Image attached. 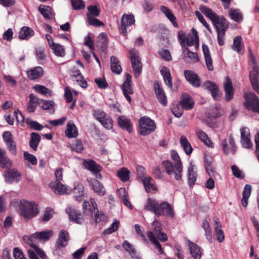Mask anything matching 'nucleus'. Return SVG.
<instances>
[{
  "label": "nucleus",
  "instance_id": "f257e3e1",
  "mask_svg": "<svg viewBox=\"0 0 259 259\" xmlns=\"http://www.w3.org/2000/svg\"><path fill=\"white\" fill-rule=\"evenodd\" d=\"M152 229L153 231H149L147 233V235L151 242V243L155 246V248L157 249L158 252L159 254L163 253V249L157 240L154 234H156L158 239L162 241L165 242L167 240L166 235L162 233L161 230V226L160 223L157 220H154L152 224Z\"/></svg>",
  "mask_w": 259,
  "mask_h": 259
},
{
  "label": "nucleus",
  "instance_id": "f03ea898",
  "mask_svg": "<svg viewBox=\"0 0 259 259\" xmlns=\"http://www.w3.org/2000/svg\"><path fill=\"white\" fill-rule=\"evenodd\" d=\"M199 10L204 15L212 22L217 32H226L228 28V22L224 17H220L211 9L204 6H201Z\"/></svg>",
  "mask_w": 259,
  "mask_h": 259
},
{
  "label": "nucleus",
  "instance_id": "7ed1b4c3",
  "mask_svg": "<svg viewBox=\"0 0 259 259\" xmlns=\"http://www.w3.org/2000/svg\"><path fill=\"white\" fill-rule=\"evenodd\" d=\"M171 157L175 161V164L169 161H165L163 162V165L169 175L174 176L176 180H180L182 178L183 171L182 162L178 153L175 150L171 151Z\"/></svg>",
  "mask_w": 259,
  "mask_h": 259
},
{
  "label": "nucleus",
  "instance_id": "20e7f679",
  "mask_svg": "<svg viewBox=\"0 0 259 259\" xmlns=\"http://www.w3.org/2000/svg\"><path fill=\"white\" fill-rule=\"evenodd\" d=\"M19 212L26 219H31L39 213L38 205L33 201L22 200L19 203Z\"/></svg>",
  "mask_w": 259,
  "mask_h": 259
},
{
  "label": "nucleus",
  "instance_id": "39448f33",
  "mask_svg": "<svg viewBox=\"0 0 259 259\" xmlns=\"http://www.w3.org/2000/svg\"><path fill=\"white\" fill-rule=\"evenodd\" d=\"M249 51V61L252 69L250 72V79L253 89L259 94V67L256 64V60L252 52Z\"/></svg>",
  "mask_w": 259,
  "mask_h": 259
},
{
  "label": "nucleus",
  "instance_id": "423d86ee",
  "mask_svg": "<svg viewBox=\"0 0 259 259\" xmlns=\"http://www.w3.org/2000/svg\"><path fill=\"white\" fill-rule=\"evenodd\" d=\"M93 115L94 118L106 129L111 130L113 127V121L112 119L103 110H94Z\"/></svg>",
  "mask_w": 259,
  "mask_h": 259
},
{
  "label": "nucleus",
  "instance_id": "0eeeda50",
  "mask_svg": "<svg viewBox=\"0 0 259 259\" xmlns=\"http://www.w3.org/2000/svg\"><path fill=\"white\" fill-rule=\"evenodd\" d=\"M139 133L141 135H149L156 129V124L153 120L147 116L141 117L139 120Z\"/></svg>",
  "mask_w": 259,
  "mask_h": 259
},
{
  "label": "nucleus",
  "instance_id": "6e6552de",
  "mask_svg": "<svg viewBox=\"0 0 259 259\" xmlns=\"http://www.w3.org/2000/svg\"><path fill=\"white\" fill-rule=\"evenodd\" d=\"M244 97L245 107L249 110L259 114V99L257 97L254 93L248 92L244 94Z\"/></svg>",
  "mask_w": 259,
  "mask_h": 259
},
{
  "label": "nucleus",
  "instance_id": "1a4fd4ad",
  "mask_svg": "<svg viewBox=\"0 0 259 259\" xmlns=\"http://www.w3.org/2000/svg\"><path fill=\"white\" fill-rule=\"evenodd\" d=\"M24 242L29 245L31 247L34 249L35 252L42 259H47V256L45 252L38 247L35 242L37 240L36 237H33V234L31 236L24 235L23 237Z\"/></svg>",
  "mask_w": 259,
  "mask_h": 259
},
{
  "label": "nucleus",
  "instance_id": "9d476101",
  "mask_svg": "<svg viewBox=\"0 0 259 259\" xmlns=\"http://www.w3.org/2000/svg\"><path fill=\"white\" fill-rule=\"evenodd\" d=\"M135 20L134 16L132 14H124L121 18V24L120 26V33L126 36L127 34V28L129 26L135 24Z\"/></svg>",
  "mask_w": 259,
  "mask_h": 259
},
{
  "label": "nucleus",
  "instance_id": "9b49d317",
  "mask_svg": "<svg viewBox=\"0 0 259 259\" xmlns=\"http://www.w3.org/2000/svg\"><path fill=\"white\" fill-rule=\"evenodd\" d=\"M82 210L84 215L93 216L98 210V205L94 198H91L89 201H85L82 204Z\"/></svg>",
  "mask_w": 259,
  "mask_h": 259
},
{
  "label": "nucleus",
  "instance_id": "f8f14e48",
  "mask_svg": "<svg viewBox=\"0 0 259 259\" xmlns=\"http://www.w3.org/2000/svg\"><path fill=\"white\" fill-rule=\"evenodd\" d=\"M6 183L8 184L17 183L21 180V175L15 169L6 170L4 174Z\"/></svg>",
  "mask_w": 259,
  "mask_h": 259
},
{
  "label": "nucleus",
  "instance_id": "ddd939ff",
  "mask_svg": "<svg viewBox=\"0 0 259 259\" xmlns=\"http://www.w3.org/2000/svg\"><path fill=\"white\" fill-rule=\"evenodd\" d=\"M131 82L132 76L130 74L126 73V79L121 86V88L123 95L129 103L131 102V98L130 95L134 93L133 89L131 87Z\"/></svg>",
  "mask_w": 259,
  "mask_h": 259
},
{
  "label": "nucleus",
  "instance_id": "4468645a",
  "mask_svg": "<svg viewBox=\"0 0 259 259\" xmlns=\"http://www.w3.org/2000/svg\"><path fill=\"white\" fill-rule=\"evenodd\" d=\"M130 59L135 72V75L136 77H138L141 71L142 65L139 60L138 54L134 50H130Z\"/></svg>",
  "mask_w": 259,
  "mask_h": 259
},
{
  "label": "nucleus",
  "instance_id": "2eb2a0df",
  "mask_svg": "<svg viewBox=\"0 0 259 259\" xmlns=\"http://www.w3.org/2000/svg\"><path fill=\"white\" fill-rule=\"evenodd\" d=\"M83 166L90 170L97 179H101V175L100 174L102 167L97 164L94 161L92 160H84L83 162Z\"/></svg>",
  "mask_w": 259,
  "mask_h": 259
},
{
  "label": "nucleus",
  "instance_id": "dca6fc26",
  "mask_svg": "<svg viewBox=\"0 0 259 259\" xmlns=\"http://www.w3.org/2000/svg\"><path fill=\"white\" fill-rule=\"evenodd\" d=\"M50 187L56 194H68L71 193L72 189L60 182H55L50 184Z\"/></svg>",
  "mask_w": 259,
  "mask_h": 259
},
{
  "label": "nucleus",
  "instance_id": "f3484780",
  "mask_svg": "<svg viewBox=\"0 0 259 259\" xmlns=\"http://www.w3.org/2000/svg\"><path fill=\"white\" fill-rule=\"evenodd\" d=\"M158 213L156 216L166 215L168 217H173L174 213L171 205L167 202H162L159 204L158 210Z\"/></svg>",
  "mask_w": 259,
  "mask_h": 259
},
{
  "label": "nucleus",
  "instance_id": "a211bd4d",
  "mask_svg": "<svg viewBox=\"0 0 259 259\" xmlns=\"http://www.w3.org/2000/svg\"><path fill=\"white\" fill-rule=\"evenodd\" d=\"M186 242L189 247L192 256L195 259H200L203 253L201 248L189 239H187Z\"/></svg>",
  "mask_w": 259,
  "mask_h": 259
},
{
  "label": "nucleus",
  "instance_id": "6ab92c4d",
  "mask_svg": "<svg viewBox=\"0 0 259 259\" xmlns=\"http://www.w3.org/2000/svg\"><path fill=\"white\" fill-rule=\"evenodd\" d=\"M248 128L245 127L241 130V143L242 146L247 149L251 148L253 144L250 140Z\"/></svg>",
  "mask_w": 259,
  "mask_h": 259
},
{
  "label": "nucleus",
  "instance_id": "aec40b11",
  "mask_svg": "<svg viewBox=\"0 0 259 259\" xmlns=\"http://www.w3.org/2000/svg\"><path fill=\"white\" fill-rule=\"evenodd\" d=\"M223 150L225 154L229 153L234 154L235 152L236 147L232 136H230L228 140L225 139L222 141Z\"/></svg>",
  "mask_w": 259,
  "mask_h": 259
},
{
  "label": "nucleus",
  "instance_id": "412c9836",
  "mask_svg": "<svg viewBox=\"0 0 259 259\" xmlns=\"http://www.w3.org/2000/svg\"><path fill=\"white\" fill-rule=\"evenodd\" d=\"M69 236L68 232L62 230L59 233L58 238L55 244L56 248L60 249L61 247H65L68 245Z\"/></svg>",
  "mask_w": 259,
  "mask_h": 259
},
{
  "label": "nucleus",
  "instance_id": "4be33fe9",
  "mask_svg": "<svg viewBox=\"0 0 259 259\" xmlns=\"http://www.w3.org/2000/svg\"><path fill=\"white\" fill-rule=\"evenodd\" d=\"M3 138L6 143L8 149L14 155L16 154V146L12 139L11 133L8 131H6L3 133Z\"/></svg>",
  "mask_w": 259,
  "mask_h": 259
},
{
  "label": "nucleus",
  "instance_id": "5701e85b",
  "mask_svg": "<svg viewBox=\"0 0 259 259\" xmlns=\"http://www.w3.org/2000/svg\"><path fill=\"white\" fill-rule=\"evenodd\" d=\"M154 88L157 100L162 105L166 106L167 104V102L163 89L160 87L158 82L154 83Z\"/></svg>",
  "mask_w": 259,
  "mask_h": 259
},
{
  "label": "nucleus",
  "instance_id": "b1692460",
  "mask_svg": "<svg viewBox=\"0 0 259 259\" xmlns=\"http://www.w3.org/2000/svg\"><path fill=\"white\" fill-rule=\"evenodd\" d=\"M184 75L187 80L193 87H199L200 80L196 73L191 70L184 71Z\"/></svg>",
  "mask_w": 259,
  "mask_h": 259
},
{
  "label": "nucleus",
  "instance_id": "393cba45",
  "mask_svg": "<svg viewBox=\"0 0 259 259\" xmlns=\"http://www.w3.org/2000/svg\"><path fill=\"white\" fill-rule=\"evenodd\" d=\"M159 203L155 199L149 198L146 200L144 208L147 210L153 212L156 215L158 213V210Z\"/></svg>",
  "mask_w": 259,
  "mask_h": 259
},
{
  "label": "nucleus",
  "instance_id": "a878e982",
  "mask_svg": "<svg viewBox=\"0 0 259 259\" xmlns=\"http://www.w3.org/2000/svg\"><path fill=\"white\" fill-rule=\"evenodd\" d=\"M203 87L210 92L211 96L214 99L219 100L220 98L219 90L214 82L206 81L204 83Z\"/></svg>",
  "mask_w": 259,
  "mask_h": 259
},
{
  "label": "nucleus",
  "instance_id": "bb28decb",
  "mask_svg": "<svg viewBox=\"0 0 259 259\" xmlns=\"http://www.w3.org/2000/svg\"><path fill=\"white\" fill-rule=\"evenodd\" d=\"M225 79L224 88L225 91V98L227 101H229L233 97V88L231 79L228 76L226 77Z\"/></svg>",
  "mask_w": 259,
  "mask_h": 259
},
{
  "label": "nucleus",
  "instance_id": "cd10ccee",
  "mask_svg": "<svg viewBox=\"0 0 259 259\" xmlns=\"http://www.w3.org/2000/svg\"><path fill=\"white\" fill-rule=\"evenodd\" d=\"M160 9L164 14L165 16L171 23L174 27L175 28L179 27V25L177 21V18L170 9L165 6H161Z\"/></svg>",
  "mask_w": 259,
  "mask_h": 259
},
{
  "label": "nucleus",
  "instance_id": "c85d7f7f",
  "mask_svg": "<svg viewBox=\"0 0 259 259\" xmlns=\"http://www.w3.org/2000/svg\"><path fill=\"white\" fill-rule=\"evenodd\" d=\"M117 123L118 126L122 130H125L128 132H131L132 130V125L131 120L127 117L124 116H120L117 118Z\"/></svg>",
  "mask_w": 259,
  "mask_h": 259
},
{
  "label": "nucleus",
  "instance_id": "c756f323",
  "mask_svg": "<svg viewBox=\"0 0 259 259\" xmlns=\"http://www.w3.org/2000/svg\"><path fill=\"white\" fill-rule=\"evenodd\" d=\"M202 48L207 68L209 71H212L213 70V66L209 49L207 46L204 44L202 45Z\"/></svg>",
  "mask_w": 259,
  "mask_h": 259
},
{
  "label": "nucleus",
  "instance_id": "7c9ffc66",
  "mask_svg": "<svg viewBox=\"0 0 259 259\" xmlns=\"http://www.w3.org/2000/svg\"><path fill=\"white\" fill-rule=\"evenodd\" d=\"M160 73L162 75L163 79L165 82V84L170 89H172V83L171 74L170 73L169 69L163 66L160 70Z\"/></svg>",
  "mask_w": 259,
  "mask_h": 259
},
{
  "label": "nucleus",
  "instance_id": "2f4dec72",
  "mask_svg": "<svg viewBox=\"0 0 259 259\" xmlns=\"http://www.w3.org/2000/svg\"><path fill=\"white\" fill-rule=\"evenodd\" d=\"M142 181L145 189L147 192L156 191V186L151 177L146 176L142 179Z\"/></svg>",
  "mask_w": 259,
  "mask_h": 259
},
{
  "label": "nucleus",
  "instance_id": "473e14b6",
  "mask_svg": "<svg viewBox=\"0 0 259 259\" xmlns=\"http://www.w3.org/2000/svg\"><path fill=\"white\" fill-rule=\"evenodd\" d=\"M65 135L69 138H75L78 135L76 125L72 122H69L66 125L65 131Z\"/></svg>",
  "mask_w": 259,
  "mask_h": 259
},
{
  "label": "nucleus",
  "instance_id": "72a5a7b5",
  "mask_svg": "<svg viewBox=\"0 0 259 259\" xmlns=\"http://www.w3.org/2000/svg\"><path fill=\"white\" fill-rule=\"evenodd\" d=\"M215 235L219 242H221L224 240V235L222 230V225L218 218H214L213 219Z\"/></svg>",
  "mask_w": 259,
  "mask_h": 259
},
{
  "label": "nucleus",
  "instance_id": "f704fd0d",
  "mask_svg": "<svg viewBox=\"0 0 259 259\" xmlns=\"http://www.w3.org/2000/svg\"><path fill=\"white\" fill-rule=\"evenodd\" d=\"M180 104L183 109L190 110L193 108L194 103L188 95L183 94L182 96Z\"/></svg>",
  "mask_w": 259,
  "mask_h": 259
},
{
  "label": "nucleus",
  "instance_id": "c9c22d12",
  "mask_svg": "<svg viewBox=\"0 0 259 259\" xmlns=\"http://www.w3.org/2000/svg\"><path fill=\"white\" fill-rule=\"evenodd\" d=\"M69 215V218L71 221L74 222L77 224H81L83 222L82 215L78 213L75 210L69 207L66 210Z\"/></svg>",
  "mask_w": 259,
  "mask_h": 259
},
{
  "label": "nucleus",
  "instance_id": "e433bc0d",
  "mask_svg": "<svg viewBox=\"0 0 259 259\" xmlns=\"http://www.w3.org/2000/svg\"><path fill=\"white\" fill-rule=\"evenodd\" d=\"M195 133L198 139L205 145L210 147H212V142L210 141L208 136L205 132L199 128H196L195 130Z\"/></svg>",
  "mask_w": 259,
  "mask_h": 259
},
{
  "label": "nucleus",
  "instance_id": "4c0bfd02",
  "mask_svg": "<svg viewBox=\"0 0 259 259\" xmlns=\"http://www.w3.org/2000/svg\"><path fill=\"white\" fill-rule=\"evenodd\" d=\"M44 73V70L41 67H36L27 71L28 78L30 79H35L40 77Z\"/></svg>",
  "mask_w": 259,
  "mask_h": 259
},
{
  "label": "nucleus",
  "instance_id": "58836bf2",
  "mask_svg": "<svg viewBox=\"0 0 259 259\" xmlns=\"http://www.w3.org/2000/svg\"><path fill=\"white\" fill-rule=\"evenodd\" d=\"M39 99L36 97L33 94L29 95V101L28 104L27 110L29 112H34L37 105L39 106Z\"/></svg>",
  "mask_w": 259,
  "mask_h": 259
},
{
  "label": "nucleus",
  "instance_id": "ea45409f",
  "mask_svg": "<svg viewBox=\"0 0 259 259\" xmlns=\"http://www.w3.org/2000/svg\"><path fill=\"white\" fill-rule=\"evenodd\" d=\"M53 235L52 230H45L33 234V237H36L37 240L45 241L48 240Z\"/></svg>",
  "mask_w": 259,
  "mask_h": 259
},
{
  "label": "nucleus",
  "instance_id": "a19ab883",
  "mask_svg": "<svg viewBox=\"0 0 259 259\" xmlns=\"http://www.w3.org/2000/svg\"><path fill=\"white\" fill-rule=\"evenodd\" d=\"M188 178L190 186L194 185L197 179V174L195 170V166L192 163L188 168Z\"/></svg>",
  "mask_w": 259,
  "mask_h": 259
},
{
  "label": "nucleus",
  "instance_id": "79ce46f5",
  "mask_svg": "<svg viewBox=\"0 0 259 259\" xmlns=\"http://www.w3.org/2000/svg\"><path fill=\"white\" fill-rule=\"evenodd\" d=\"M251 192V186L250 185L246 184L242 192V198L241 203L243 206L246 207L248 205V200L250 196Z\"/></svg>",
  "mask_w": 259,
  "mask_h": 259
},
{
  "label": "nucleus",
  "instance_id": "37998d69",
  "mask_svg": "<svg viewBox=\"0 0 259 259\" xmlns=\"http://www.w3.org/2000/svg\"><path fill=\"white\" fill-rule=\"evenodd\" d=\"M34 35L33 30L30 28L26 26L23 27L19 34V38L20 39H28Z\"/></svg>",
  "mask_w": 259,
  "mask_h": 259
},
{
  "label": "nucleus",
  "instance_id": "c03bdc74",
  "mask_svg": "<svg viewBox=\"0 0 259 259\" xmlns=\"http://www.w3.org/2000/svg\"><path fill=\"white\" fill-rule=\"evenodd\" d=\"M111 68L114 73L119 74L122 72V67L119 60L115 56H112L110 58Z\"/></svg>",
  "mask_w": 259,
  "mask_h": 259
},
{
  "label": "nucleus",
  "instance_id": "a18cd8bd",
  "mask_svg": "<svg viewBox=\"0 0 259 259\" xmlns=\"http://www.w3.org/2000/svg\"><path fill=\"white\" fill-rule=\"evenodd\" d=\"M180 142L185 153L188 155H190L192 152L193 149L187 138L184 136H182L180 138Z\"/></svg>",
  "mask_w": 259,
  "mask_h": 259
},
{
  "label": "nucleus",
  "instance_id": "49530a36",
  "mask_svg": "<svg viewBox=\"0 0 259 259\" xmlns=\"http://www.w3.org/2000/svg\"><path fill=\"white\" fill-rule=\"evenodd\" d=\"M54 105V102L51 101L40 100L39 102V107L44 110H48L52 114L55 112Z\"/></svg>",
  "mask_w": 259,
  "mask_h": 259
},
{
  "label": "nucleus",
  "instance_id": "de8ad7c7",
  "mask_svg": "<svg viewBox=\"0 0 259 259\" xmlns=\"http://www.w3.org/2000/svg\"><path fill=\"white\" fill-rule=\"evenodd\" d=\"M12 162L8 158L5 150L0 148V166L6 168L10 166Z\"/></svg>",
  "mask_w": 259,
  "mask_h": 259
},
{
  "label": "nucleus",
  "instance_id": "09e8293b",
  "mask_svg": "<svg viewBox=\"0 0 259 259\" xmlns=\"http://www.w3.org/2000/svg\"><path fill=\"white\" fill-rule=\"evenodd\" d=\"M122 246L125 250L128 252L133 259L140 258L139 255L137 254L135 248L127 241H124L123 242Z\"/></svg>",
  "mask_w": 259,
  "mask_h": 259
},
{
  "label": "nucleus",
  "instance_id": "8fccbe9b",
  "mask_svg": "<svg viewBox=\"0 0 259 259\" xmlns=\"http://www.w3.org/2000/svg\"><path fill=\"white\" fill-rule=\"evenodd\" d=\"M34 90L38 93L45 96L47 97H51L53 94L51 91L47 88L45 86L37 84L34 86Z\"/></svg>",
  "mask_w": 259,
  "mask_h": 259
},
{
  "label": "nucleus",
  "instance_id": "3c124183",
  "mask_svg": "<svg viewBox=\"0 0 259 259\" xmlns=\"http://www.w3.org/2000/svg\"><path fill=\"white\" fill-rule=\"evenodd\" d=\"M71 151L76 153H81L84 149L82 142L80 139L75 140L69 145Z\"/></svg>",
  "mask_w": 259,
  "mask_h": 259
},
{
  "label": "nucleus",
  "instance_id": "603ef678",
  "mask_svg": "<svg viewBox=\"0 0 259 259\" xmlns=\"http://www.w3.org/2000/svg\"><path fill=\"white\" fill-rule=\"evenodd\" d=\"M243 46L242 44V38L240 36H237L234 39L232 49L238 54H242V49Z\"/></svg>",
  "mask_w": 259,
  "mask_h": 259
},
{
  "label": "nucleus",
  "instance_id": "864d4df0",
  "mask_svg": "<svg viewBox=\"0 0 259 259\" xmlns=\"http://www.w3.org/2000/svg\"><path fill=\"white\" fill-rule=\"evenodd\" d=\"M38 11L46 19L50 20L52 18L51 9L50 7L41 5L38 7Z\"/></svg>",
  "mask_w": 259,
  "mask_h": 259
},
{
  "label": "nucleus",
  "instance_id": "5fc2aeb1",
  "mask_svg": "<svg viewBox=\"0 0 259 259\" xmlns=\"http://www.w3.org/2000/svg\"><path fill=\"white\" fill-rule=\"evenodd\" d=\"M93 188L98 195L103 196L105 194L106 190L104 186L98 181H95L93 182Z\"/></svg>",
  "mask_w": 259,
  "mask_h": 259
},
{
  "label": "nucleus",
  "instance_id": "6e6d98bb",
  "mask_svg": "<svg viewBox=\"0 0 259 259\" xmlns=\"http://www.w3.org/2000/svg\"><path fill=\"white\" fill-rule=\"evenodd\" d=\"M40 140L39 135L36 133L31 134V139L30 141V146L34 150H36Z\"/></svg>",
  "mask_w": 259,
  "mask_h": 259
},
{
  "label": "nucleus",
  "instance_id": "4d7b16f0",
  "mask_svg": "<svg viewBox=\"0 0 259 259\" xmlns=\"http://www.w3.org/2000/svg\"><path fill=\"white\" fill-rule=\"evenodd\" d=\"M117 176L122 182L127 181L130 179V171L126 168L123 167L119 169L117 172Z\"/></svg>",
  "mask_w": 259,
  "mask_h": 259
},
{
  "label": "nucleus",
  "instance_id": "13d9d810",
  "mask_svg": "<svg viewBox=\"0 0 259 259\" xmlns=\"http://www.w3.org/2000/svg\"><path fill=\"white\" fill-rule=\"evenodd\" d=\"M230 18L236 22H240L242 20V16L238 9H231L229 12Z\"/></svg>",
  "mask_w": 259,
  "mask_h": 259
},
{
  "label": "nucleus",
  "instance_id": "bf43d9fd",
  "mask_svg": "<svg viewBox=\"0 0 259 259\" xmlns=\"http://www.w3.org/2000/svg\"><path fill=\"white\" fill-rule=\"evenodd\" d=\"M118 191L119 195L121 198L122 199V200L124 204L128 208H130L131 209H132V206L128 200L127 195L126 194L125 189L123 188H120V189H118Z\"/></svg>",
  "mask_w": 259,
  "mask_h": 259
},
{
  "label": "nucleus",
  "instance_id": "052dcab7",
  "mask_svg": "<svg viewBox=\"0 0 259 259\" xmlns=\"http://www.w3.org/2000/svg\"><path fill=\"white\" fill-rule=\"evenodd\" d=\"M184 54L189 59V61L191 63H197L199 61V57L196 53L191 52L188 49L184 50Z\"/></svg>",
  "mask_w": 259,
  "mask_h": 259
},
{
  "label": "nucleus",
  "instance_id": "680f3d73",
  "mask_svg": "<svg viewBox=\"0 0 259 259\" xmlns=\"http://www.w3.org/2000/svg\"><path fill=\"white\" fill-rule=\"evenodd\" d=\"M193 33V37H188L187 38V43L189 46H192L195 44L196 45V47L198 46V36L197 34L196 30L193 28L192 29Z\"/></svg>",
  "mask_w": 259,
  "mask_h": 259
},
{
  "label": "nucleus",
  "instance_id": "e2e57ef3",
  "mask_svg": "<svg viewBox=\"0 0 259 259\" xmlns=\"http://www.w3.org/2000/svg\"><path fill=\"white\" fill-rule=\"evenodd\" d=\"M54 53L57 56L63 57L65 55V50L63 46L59 44H54L52 47Z\"/></svg>",
  "mask_w": 259,
  "mask_h": 259
},
{
  "label": "nucleus",
  "instance_id": "0e129e2a",
  "mask_svg": "<svg viewBox=\"0 0 259 259\" xmlns=\"http://www.w3.org/2000/svg\"><path fill=\"white\" fill-rule=\"evenodd\" d=\"M202 227L205 231L206 238L210 241L212 239L211 231L209 223L206 220L203 221Z\"/></svg>",
  "mask_w": 259,
  "mask_h": 259
},
{
  "label": "nucleus",
  "instance_id": "69168bd1",
  "mask_svg": "<svg viewBox=\"0 0 259 259\" xmlns=\"http://www.w3.org/2000/svg\"><path fill=\"white\" fill-rule=\"evenodd\" d=\"M26 122L30 128L35 130L40 131L44 127L42 125L37 122L33 121L29 118H27Z\"/></svg>",
  "mask_w": 259,
  "mask_h": 259
},
{
  "label": "nucleus",
  "instance_id": "338daca9",
  "mask_svg": "<svg viewBox=\"0 0 259 259\" xmlns=\"http://www.w3.org/2000/svg\"><path fill=\"white\" fill-rule=\"evenodd\" d=\"M119 222L115 219L111 226L104 231L105 234H110L115 232L119 227Z\"/></svg>",
  "mask_w": 259,
  "mask_h": 259
},
{
  "label": "nucleus",
  "instance_id": "774afa93",
  "mask_svg": "<svg viewBox=\"0 0 259 259\" xmlns=\"http://www.w3.org/2000/svg\"><path fill=\"white\" fill-rule=\"evenodd\" d=\"M87 22L90 25H93L94 26H100L103 25V23L95 18V17L91 16L90 14H87Z\"/></svg>",
  "mask_w": 259,
  "mask_h": 259
}]
</instances>
